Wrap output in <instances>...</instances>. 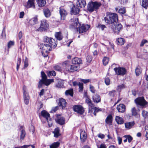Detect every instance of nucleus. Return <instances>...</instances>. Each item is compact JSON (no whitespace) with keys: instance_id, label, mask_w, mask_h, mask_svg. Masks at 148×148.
Here are the masks:
<instances>
[{"instance_id":"f03ea898","label":"nucleus","mask_w":148,"mask_h":148,"mask_svg":"<svg viewBox=\"0 0 148 148\" xmlns=\"http://www.w3.org/2000/svg\"><path fill=\"white\" fill-rule=\"evenodd\" d=\"M104 19L106 23L110 25L117 22L118 20V14L115 13L107 12Z\"/></svg>"},{"instance_id":"de8ad7c7","label":"nucleus","mask_w":148,"mask_h":148,"mask_svg":"<svg viewBox=\"0 0 148 148\" xmlns=\"http://www.w3.org/2000/svg\"><path fill=\"white\" fill-rule=\"evenodd\" d=\"M83 85V83L79 82L78 86H79V92H82L83 91L84 88Z\"/></svg>"},{"instance_id":"0e129e2a","label":"nucleus","mask_w":148,"mask_h":148,"mask_svg":"<svg viewBox=\"0 0 148 148\" xmlns=\"http://www.w3.org/2000/svg\"><path fill=\"white\" fill-rule=\"evenodd\" d=\"M145 131L146 132L145 135V137H146V140H148V126L145 127Z\"/></svg>"},{"instance_id":"393cba45","label":"nucleus","mask_w":148,"mask_h":148,"mask_svg":"<svg viewBox=\"0 0 148 148\" xmlns=\"http://www.w3.org/2000/svg\"><path fill=\"white\" fill-rule=\"evenodd\" d=\"M116 109L119 112L123 113L125 110V106L124 104L120 103L117 105Z\"/></svg>"},{"instance_id":"4c0bfd02","label":"nucleus","mask_w":148,"mask_h":148,"mask_svg":"<svg viewBox=\"0 0 148 148\" xmlns=\"http://www.w3.org/2000/svg\"><path fill=\"white\" fill-rule=\"evenodd\" d=\"M60 145V143L58 141L54 142L50 146V148H58Z\"/></svg>"},{"instance_id":"338daca9","label":"nucleus","mask_w":148,"mask_h":148,"mask_svg":"<svg viewBox=\"0 0 148 148\" xmlns=\"http://www.w3.org/2000/svg\"><path fill=\"white\" fill-rule=\"evenodd\" d=\"M81 81L84 84H86L87 83L90 82L91 80L89 79H82Z\"/></svg>"},{"instance_id":"20e7f679","label":"nucleus","mask_w":148,"mask_h":148,"mask_svg":"<svg viewBox=\"0 0 148 148\" xmlns=\"http://www.w3.org/2000/svg\"><path fill=\"white\" fill-rule=\"evenodd\" d=\"M40 25L39 27H37L36 25L34 27L35 30L36 32H42L47 31L49 27V24L47 20L45 19L40 21Z\"/></svg>"},{"instance_id":"774afa93","label":"nucleus","mask_w":148,"mask_h":148,"mask_svg":"<svg viewBox=\"0 0 148 148\" xmlns=\"http://www.w3.org/2000/svg\"><path fill=\"white\" fill-rule=\"evenodd\" d=\"M97 136L99 138L101 139H103L104 138L105 136L104 134L99 133L98 134Z\"/></svg>"},{"instance_id":"bf43d9fd","label":"nucleus","mask_w":148,"mask_h":148,"mask_svg":"<svg viewBox=\"0 0 148 148\" xmlns=\"http://www.w3.org/2000/svg\"><path fill=\"white\" fill-rule=\"evenodd\" d=\"M14 45V42L12 41H10L8 42V49L10 48L12 46H13Z\"/></svg>"},{"instance_id":"ddd939ff","label":"nucleus","mask_w":148,"mask_h":148,"mask_svg":"<svg viewBox=\"0 0 148 148\" xmlns=\"http://www.w3.org/2000/svg\"><path fill=\"white\" fill-rule=\"evenodd\" d=\"M114 70L117 75H119L123 76L126 74L127 72L125 68L123 67H115Z\"/></svg>"},{"instance_id":"79ce46f5","label":"nucleus","mask_w":148,"mask_h":148,"mask_svg":"<svg viewBox=\"0 0 148 148\" xmlns=\"http://www.w3.org/2000/svg\"><path fill=\"white\" fill-rule=\"evenodd\" d=\"M109 59V58L105 56L104 57L102 60L103 63L104 65L106 66L108 64Z\"/></svg>"},{"instance_id":"e433bc0d","label":"nucleus","mask_w":148,"mask_h":148,"mask_svg":"<svg viewBox=\"0 0 148 148\" xmlns=\"http://www.w3.org/2000/svg\"><path fill=\"white\" fill-rule=\"evenodd\" d=\"M115 120L118 124H123L124 122L123 118L119 116L116 117Z\"/></svg>"},{"instance_id":"5fc2aeb1","label":"nucleus","mask_w":148,"mask_h":148,"mask_svg":"<svg viewBox=\"0 0 148 148\" xmlns=\"http://www.w3.org/2000/svg\"><path fill=\"white\" fill-rule=\"evenodd\" d=\"M89 89L91 92L93 93H95L96 92V90L95 87L92 85H90L89 86Z\"/></svg>"},{"instance_id":"72a5a7b5","label":"nucleus","mask_w":148,"mask_h":148,"mask_svg":"<svg viewBox=\"0 0 148 148\" xmlns=\"http://www.w3.org/2000/svg\"><path fill=\"white\" fill-rule=\"evenodd\" d=\"M65 95L66 96H70L73 97V90L72 88L66 90L65 92Z\"/></svg>"},{"instance_id":"49530a36","label":"nucleus","mask_w":148,"mask_h":148,"mask_svg":"<svg viewBox=\"0 0 148 148\" xmlns=\"http://www.w3.org/2000/svg\"><path fill=\"white\" fill-rule=\"evenodd\" d=\"M41 75L42 78L41 79L45 80L47 78V77L45 73L43 71H42L41 72Z\"/></svg>"},{"instance_id":"473e14b6","label":"nucleus","mask_w":148,"mask_h":148,"mask_svg":"<svg viewBox=\"0 0 148 148\" xmlns=\"http://www.w3.org/2000/svg\"><path fill=\"white\" fill-rule=\"evenodd\" d=\"M53 133L54 134V137L57 138L61 135L60 133V130L59 127H58L55 129Z\"/></svg>"},{"instance_id":"e2e57ef3","label":"nucleus","mask_w":148,"mask_h":148,"mask_svg":"<svg viewBox=\"0 0 148 148\" xmlns=\"http://www.w3.org/2000/svg\"><path fill=\"white\" fill-rule=\"evenodd\" d=\"M131 43L127 44L125 46H124L123 47L124 50L125 51L127 50L131 46Z\"/></svg>"},{"instance_id":"69168bd1","label":"nucleus","mask_w":148,"mask_h":148,"mask_svg":"<svg viewBox=\"0 0 148 148\" xmlns=\"http://www.w3.org/2000/svg\"><path fill=\"white\" fill-rule=\"evenodd\" d=\"M63 86H64L63 84L60 82H58L57 84L56 85V86L59 88H62Z\"/></svg>"},{"instance_id":"3c124183","label":"nucleus","mask_w":148,"mask_h":148,"mask_svg":"<svg viewBox=\"0 0 148 148\" xmlns=\"http://www.w3.org/2000/svg\"><path fill=\"white\" fill-rule=\"evenodd\" d=\"M127 139L129 143H130L133 140V137L130 135H125L123 136Z\"/></svg>"},{"instance_id":"f704fd0d","label":"nucleus","mask_w":148,"mask_h":148,"mask_svg":"<svg viewBox=\"0 0 148 148\" xmlns=\"http://www.w3.org/2000/svg\"><path fill=\"white\" fill-rule=\"evenodd\" d=\"M36 1L38 6L40 7L44 6L46 3V1L45 0H37Z\"/></svg>"},{"instance_id":"8fccbe9b","label":"nucleus","mask_w":148,"mask_h":148,"mask_svg":"<svg viewBox=\"0 0 148 148\" xmlns=\"http://www.w3.org/2000/svg\"><path fill=\"white\" fill-rule=\"evenodd\" d=\"M21 62V59L20 58H18L16 64V70L18 71Z\"/></svg>"},{"instance_id":"c85d7f7f","label":"nucleus","mask_w":148,"mask_h":148,"mask_svg":"<svg viewBox=\"0 0 148 148\" xmlns=\"http://www.w3.org/2000/svg\"><path fill=\"white\" fill-rule=\"evenodd\" d=\"M115 10L116 11L121 14H123L126 12V8L125 7L120 8L118 7L116 8Z\"/></svg>"},{"instance_id":"a211bd4d","label":"nucleus","mask_w":148,"mask_h":148,"mask_svg":"<svg viewBox=\"0 0 148 148\" xmlns=\"http://www.w3.org/2000/svg\"><path fill=\"white\" fill-rule=\"evenodd\" d=\"M41 115L45 118L48 122L49 120L51 121V118H50V114L45 110H43L41 111Z\"/></svg>"},{"instance_id":"b1692460","label":"nucleus","mask_w":148,"mask_h":148,"mask_svg":"<svg viewBox=\"0 0 148 148\" xmlns=\"http://www.w3.org/2000/svg\"><path fill=\"white\" fill-rule=\"evenodd\" d=\"M76 5L79 7L82 8L85 7L86 3L85 0H76Z\"/></svg>"},{"instance_id":"f257e3e1","label":"nucleus","mask_w":148,"mask_h":148,"mask_svg":"<svg viewBox=\"0 0 148 148\" xmlns=\"http://www.w3.org/2000/svg\"><path fill=\"white\" fill-rule=\"evenodd\" d=\"M71 21L73 22L69 25L70 29H76L79 34H82L86 32L90 27V26L88 24H83L81 25L79 22L78 18H75L74 19H71Z\"/></svg>"},{"instance_id":"2f4dec72","label":"nucleus","mask_w":148,"mask_h":148,"mask_svg":"<svg viewBox=\"0 0 148 148\" xmlns=\"http://www.w3.org/2000/svg\"><path fill=\"white\" fill-rule=\"evenodd\" d=\"M135 124L134 121L126 123L125 124V127L128 130L130 129Z\"/></svg>"},{"instance_id":"423d86ee","label":"nucleus","mask_w":148,"mask_h":148,"mask_svg":"<svg viewBox=\"0 0 148 148\" xmlns=\"http://www.w3.org/2000/svg\"><path fill=\"white\" fill-rule=\"evenodd\" d=\"M40 47L42 56L45 58L47 57L49 53L51 51L52 48L46 43L41 44Z\"/></svg>"},{"instance_id":"6e6552de","label":"nucleus","mask_w":148,"mask_h":148,"mask_svg":"<svg viewBox=\"0 0 148 148\" xmlns=\"http://www.w3.org/2000/svg\"><path fill=\"white\" fill-rule=\"evenodd\" d=\"M134 102L137 107H144L148 104V102L143 96L137 97L135 99Z\"/></svg>"},{"instance_id":"864d4df0","label":"nucleus","mask_w":148,"mask_h":148,"mask_svg":"<svg viewBox=\"0 0 148 148\" xmlns=\"http://www.w3.org/2000/svg\"><path fill=\"white\" fill-rule=\"evenodd\" d=\"M45 80H43L42 79H40V80L38 82V88H41L42 87V85L44 84L45 85Z\"/></svg>"},{"instance_id":"ea45409f","label":"nucleus","mask_w":148,"mask_h":148,"mask_svg":"<svg viewBox=\"0 0 148 148\" xmlns=\"http://www.w3.org/2000/svg\"><path fill=\"white\" fill-rule=\"evenodd\" d=\"M142 115L145 119H148V112L145 110H143L142 112Z\"/></svg>"},{"instance_id":"1a4fd4ad","label":"nucleus","mask_w":148,"mask_h":148,"mask_svg":"<svg viewBox=\"0 0 148 148\" xmlns=\"http://www.w3.org/2000/svg\"><path fill=\"white\" fill-rule=\"evenodd\" d=\"M122 29V25L118 22H116L111 25V29L115 34L119 35Z\"/></svg>"},{"instance_id":"603ef678","label":"nucleus","mask_w":148,"mask_h":148,"mask_svg":"<svg viewBox=\"0 0 148 148\" xmlns=\"http://www.w3.org/2000/svg\"><path fill=\"white\" fill-rule=\"evenodd\" d=\"M105 82L106 85L108 86L110 84V78L108 77H106L105 78Z\"/></svg>"},{"instance_id":"4d7b16f0","label":"nucleus","mask_w":148,"mask_h":148,"mask_svg":"<svg viewBox=\"0 0 148 148\" xmlns=\"http://www.w3.org/2000/svg\"><path fill=\"white\" fill-rule=\"evenodd\" d=\"M24 68L27 67L28 66V59L26 57L25 58V59L24 61Z\"/></svg>"},{"instance_id":"c9c22d12","label":"nucleus","mask_w":148,"mask_h":148,"mask_svg":"<svg viewBox=\"0 0 148 148\" xmlns=\"http://www.w3.org/2000/svg\"><path fill=\"white\" fill-rule=\"evenodd\" d=\"M26 135V132L24 129H22L21 131V133L20 135V140L22 141L25 138Z\"/></svg>"},{"instance_id":"58836bf2","label":"nucleus","mask_w":148,"mask_h":148,"mask_svg":"<svg viewBox=\"0 0 148 148\" xmlns=\"http://www.w3.org/2000/svg\"><path fill=\"white\" fill-rule=\"evenodd\" d=\"M45 85L46 86H48L51 83L54 82V79H46V80H45Z\"/></svg>"},{"instance_id":"9d476101","label":"nucleus","mask_w":148,"mask_h":148,"mask_svg":"<svg viewBox=\"0 0 148 148\" xmlns=\"http://www.w3.org/2000/svg\"><path fill=\"white\" fill-rule=\"evenodd\" d=\"M86 97L85 101V103L88 105V112L92 114L93 112V110H94L95 107L94 106V104L92 103L90 97L88 95H86Z\"/></svg>"},{"instance_id":"aec40b11","label":"nucleus","mask_w":148,"mask_h":148,"mask_svg":"<svg viewBox=\"0 0 148 148\" xmlns=\"http://www.w3.org/2000/svg\"><path fill=\"white\" fill-rule=\"evenodd\" d=\"M113 121V117L111 114L108 115L105 120L106 123L109 125H112Z\"/></svg>"},{"instance_id":"4be33fe9","label":"nucleus","mask_w":148,"mask_h":148,"mask_svg":"<svg viewBox=\"0 0 148 148\" xmlns=\"http://www.w3.org/2000/svg\"><path fill=\"white\" fill-rule=\"evenodd\" d=\"M92 99L93 102L96 103H98L101 101L100 96L97 94H95L92 96Z\"/></svg>"},{"instance_id":"a18cd8bd","label":"nucleus","mask_w":148,"mask_h":148,"mask_svg":"<svg viewBox=\"0 0 148 148\" xmlns=\"http://www.w3.org/2000/svg\"><path fill=\"white\" fill-rule=\"evenodd\" d=\"M106 27L105 25L101 24L99 23H98L97 26V28L101 29L102 31H103L104 29Z\"/></svg>"},{"instance_id":"c756f323","label":"nucleus","mask_w":148,"mask_h":148,"mask_svg":"<svg viewBox=\"0 0 148 148\" xmlns=\"http://www.w3.org/2000/svg\"><path fill=\"white\" fill-rule=\"evenodd\" d=\"M87 135L85 131H82L80 133V139L82 143H84L87 139Z\"/></svg>"},{"instance_id":"09e8293b","label":"nucleus","mask_w":148,"mask_h":148,"mask_svg":"<svg viewBox=\"0 0 148 148\" xmlns=\"http://www.w3.org/2000/svg\"><path fill=\"white\" fill-rule=\"evenodd\" d=\"M101 111V110L100 108L95 107L94 108V110L93 112V114L95 116H96L97 113Z\"/></svg>"},{"instance_id":"cd10ccee","label":"nucleus","mask_w":148,"mask_h":148,"mask_svg":"<svg viewBox=\"0 0 148 148\" xmlns=\"http://www.w3.org/2000/svg\"><path fill=\"white\" fill-rule=\"evenodd\" d=\"M72 62L73 64H82V61L81 58L75 57L72 59Z\"/></svg>"},{"instance_id":"0eeeda50","label":"nucleus","mask_w":148,"mask_h":148,"mask_svg":"<svg viewBox=\"0 0 148 148\" xmlns=\"http://www.w3.org/2000/svg\"><path fill=\"white\" fill-rule=\"evenodd\" d=\"M44 42L49 45L52 48H56L58 44V41L51 37H49L47 36H44L43 39Z\"/></svg>"},{"instance_id":"37998d69","label":"nucleus","mask_w":148,"mask_h":148,"mask_svg":"<svg viewBox=\"0 0 148 148\" xmlns=\"http://www.w3.org/2000/svg\"><path fill=\"white\" fill-rule=\"evenodd\" d=\"M142 6L145 9H147L148 7L147 0H142Z\"/></svg>"},{"instance_id":"412c9836","label":"nucleus","mask_w":148,"mask_h":148,"mask_svg":"<svg viewBox=\"0 0 148 148\" xmlns=\"http://www.w3.org/2000/svg\"><path fill=\"white\" fill-rule=\"evenodd\" d=\"M139 111V110H137L135 107H133L132 108L131 111L132 115L136 118H139L140 116Z\"/></svg>"},{"instance_id":"4468645a","label":"nucleus","mask_w":148,"mask_h":148,"mask_svg":"<svg viewBox=\"0 0 148 148\" xmlns=\"http://www.w3.org/2000/svg\"><path fill=\"white\" fill-rule=\"evenodd\" d=\"M56 116L55 121L57 123L61 125L65 124V119L64 117L61 116L60 114H56Z\"/></svg>"},{"instance_id":"13d9d810","label":"nucleus","mask_w":148,"mask_h":148,"mask_svg":"<svg viewBox=\"0 0 148 148\" xmlns=\"http://www.w3.org/2000/svg\"><path fill=\"white\" fill-rule=\"evenodd\" d=\"M118 90L120 91L122 89L125 88V85L123 84L119 85L117 86Z\"/></svg>"},{"instance_id":"7c9ffc66","label":"nucleus","mask_w":148,"mask_h":148,"mask_svg":"<svg viewBox=\"0 0 148 148\" xmlns=\"http://www.w3.org/2000/svg\"><path fill=\"white\" fill-rule=\"evenodd\" d=\"M55 37L56 38V40H61L63 38V36L61 31L56 32L54 34Z\"/></svg>"},{"instance_id":"bb28decb","label":"nucleus","mask_w":148,"mask_h":148,"mask_svg":"<svg viewBox=\"0 0 148 148\" xmlns=\"http://www.w3.org/2000/svg\"><path fill=\"white\" fill-rule=\"evenodd\" d=\"M43 12L44 15L46 18H48L50 17L51 15V10L48 8H44Z\"/></svg>"},{"instance_id":"39448f33","label":"nucleus","mask_w":148,"mask_h":148,"mask_svg":"<svg viewBox=\"0 0 148 148\" xmlns=\"http://www.w3.org/2000/svg\"><path fill=\"white\" fill-rule=\"evenodd\" d=\"M100 2L97 1H91L88 3L87 6V10L90 13L93 12L95 10H98L101 5Z\"/></svg>"},{"instance_id":"2eb2a0df","label":"nucleus","mask_w":148,"mask_h":148,"mask_svg":"<svg viewBox=\"0 0 148 148\" xmlns=\"http://www.w3.org/2000/svg\"><path fill=\"white\" fill-rule=\"evenodd\" d=\"M80 11V9L76 5L73 4V6L71 7L70 10L71 14L77 15L79 14Z\"/></svg>"},{"instance_id":"f3484780","label":"nucleus","mask_w":148,"mask_h":148,"mask_svg":"<svg viewBox=\"0 0 148 148\" xmlns=\"http://www.w3.org/2000/svg\"><path fill=\"white\" fill-rule=\"evenodd\" d=\"M59 13L60 15V19L62 20H64L68 13L63 8L60 7L59 8Z\"/></svg>"},{"instance_id":"052dcab7","label":"nucleus","mask_w":148,"mask_h":148,"mask_svg":"<svg viewBox=\"0 0 148 148\" xmlns=\"http://www.w3.org/2000/svg\"><path fill=\"white\" fill-rule=\"evenodd\" d=\"M86 59L88 62L90 63L92 60V57L91 56L88 55L86 57Z\"/></svg>"},{"instance_id":"6e6d98bb","label":"nucleus","mask_w":148,"mask_h":148,"mask_svg":"<svg viewBox=\"0 0 148 148\" xmlns=\"http://www.w3.org/2000/svg\"><path fill=\"white\" fill-rule=\"evenodd\" d=\"M141 73V71L138 67H136L135 69V73L136 76H138Z\"/></svg>"},{"instance_id":"dca6fc26","label":"nucleus","mask_w":148,"mask_h":148,"mask_svg":"<svg viewBox=\"0 0 148 148\" xmlns=\"http://www.w3.org/2000/svg\"><path fill=\"white\" fill-rule=\"evenodd\" d=\"M38 16L35 15L28 22V25L30 27L33 26L38 23Z\"/></svg>"},{"instance_id":"a878e982","label":"nucleus","mask_w":148,"mask_h":148,"mask_svg":"<svg viewBox=\"0 0 148 148\" xmlns=\"http://www.w3.org/2000/svg\"><path fill=\"white\" fill-rule=\"evenodd\" d=\"M126 41L123 38L120 37L116 39V43L117 45L122 46L125 43Z\"/></svg>"},{"instance_id":"9b49d317","label":"nucleus","mask_w":148,"mask_h":148,"mask_svg":"<svg viewBox=\"0 0 148 148\" xmlns=\"http://www.w3.org/2000/svg\"><path fill=\"white\" fill-rule=\"evenodd\" d=\"M23 91L24 102L25 104L27 105L29 103L30 97L28 92L26 91V87L25 85H24L23 87Z\"/></svg>"},{"instance_id":"5701e85b","label":"nucleus","mask_w":148,"mask_h":148,"mask_svg":"<svg viewBox=\"0 0 148 148\" xmlns=\"http://www.w3.org/2000/svg\"><path fill=\"white\" fill-rule=\"evenodd\" d=\"M34 0H28L27 3V4L25 5V7L27 8H35Z\"/></svg>"},{"instance_id":"680f3d73","label":"nucleus","mask_w":148,"mask_h":148,"mask_svg":"<svg viewBox=\"0 0 148 148\" xmlns=\"http://www.w3.org/2000/svg\"><path fill=\"white\" fill-rule=\"evenodd\" d=\"M116 92V90H112L111 91H110L109 92L108 94L111 97H113L114 95V93Z\"/></svg>"},{"instance_id":"6ab92c4d","label":"nucleus","mask_w":148,"mask_h":148,"mask_svg":"<svg viewBox=\"0 0 148 148\" xmlns=\"http://www.w3.org/2000/svg\"><path fill=\"white\" fill-rule=\"evenodd\" d=\"M58 105L62 108V109H65L66 107L67 102L65 99L63 98H59Z\"/></svg>"},{"instance_id":"f8f14e48","label":"nucleus","mask_w":148,"mask_h":148,"mask_svg":"<svg viewBox=\"0 0 148 148\" xmlns=\"http://www.w3.org/2000/svg\"><path fill=\"white\" fill-rule=\"evenodd\" d=\"M73 109L74 112H77L80 115L82 114L85 111L83 107L79 105H74L73 106Z\"/></svg>"},{"instance_id":"7ed1b4c3","label":"nucleus","mask_w":148,"mask_h":148,"mask_svg":"<svg viewBox=\"0 0 148 148\" xmlns=\"http://www.w3.org/2000/svg\"><path fill=\"white\" fill-rule=\"evenodd\" d=\"M63 68L69 73L72 72L77 71L78 69L77 66L70 64V61L66 60L62 63Z\"/></svg>"},{"instance_id":"c03bdc74","label":"nucleus","mask_w":148,"mask_h":148,"mask_svg":"<svg viewBox=\"0 0 148 148\" xmlns=\"http://www.w3.org/2000/svg\"><path fill=\"white\" fill-rule=\"evenodd\" d=\"M48 76L50 77L51 76H55L56 75V73L54 71H49L47 73Z\"/></svg>"},{"instance_id":"a19ab883","label":"nucleus","mask_w":148,"mask_h":148,"mask_svg":"<svg viewBox=\"0 0 148 148\" xmlns=\"http://www.w3.org/2000/svg\"><path fill=\"white\" fill-rule=\"evenodd\" d=\"M145 44L146 47L148 46V41L146 39H143L142 40L140 45V47H143Z\"/></svg>"}]
</instances>
